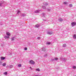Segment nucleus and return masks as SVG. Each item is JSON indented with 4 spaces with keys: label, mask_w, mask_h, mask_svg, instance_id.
<instances>
[{
    "label": "nucleus",
    "mask_w": 76,
    "mask_h": 76,
    "mask_svg": "<svg viewBox=\"0 0 76 76\" xmlns=\"http://www.w3.org/2000/svg\"><path fill=\"white\" fill-rule=\"evenodd\" d=\"M29 63H30L31 64H35V62H34L33 60H31L30 61Z\"/></svg>",
    "instance_id": "5"
},
{
    "label": "nucleus",
    "mask_w": 76,
    "mask_h": 76,
    "mask_svg": "<svg viewBox=\"0 0 76 76\" xmlns=\"http://www.w3.org/2000/svg\"><path fill=\"white\" fill-rule=\"evenodd\" d=\"M53 34V31L51 30V29H49L47 31V34L48 35H51Z\"/></svg>",
    "instance_id": "2"
},
{
    "label": "nucleus",
    "mask_w": 76,
    "mask_h": 76,
    "mask_svg": "<svg viewBox=\"0 0 76 76\" xmlns=\"http://www.w3.org/2000/svg\"><path fill=\"white\" fill-rule=\"evenodd\" d=\"M19 12H20V11H19Z\"/></svg>",
    "instance_id": "38"
},
{
    "label": "nucleus",
    "mask_w": 76,
    "mask_h": 76,
    "mask_svg": "<svg viewBox=\"0 0 76 76\" xmlns=\"http://www.w3.org/2000/svg\"><path fill=\"white\" fill-rule=\"evenodd\" d=\"M19 11H18L17 12V14H19Z\"/></svg>",
    "instance_id": "34"
},
{
    "label": "nucleus",
    "mask_w": 76,
    "mask_h": 76,
    "mask_svg": "<svg viewBox=\"0 0 76 76\" xmlns=\"http://www.w3.org/2000/svg\"><path fill=\"white\" fill-rule=\"evenodd\" d=\"M45 14L44 13H42L43 16H42V17L44 18V17H45Z\"/></svg>",
    "instance_id": "19"
},
{
    "label": "nucleus",
    "mask_w": 76,
    "mask_h": 76,
    "mask_svg": "<svg viewBox=\"0 0 76 76\" xmlns=\"http://www.w3.org/2000/svg\"><path fill=\"white\" fill-rule=\"evenodd\" d=\"M30 69L31 70H32L33 69V68H32L31 67H30Z\"/></svg>",
    "instance_id": "32"
},
{
    "label": "nucleus",
    "mask_w": 76,
    "mask_h": 76,
    "mask_svg": "<svg viewBox=\"0 0 76 76\" xmlns=\"http://www.w3.org/2000/svg\"><path fill=\"white\" fill-rule=\"evenodd\" d=\"M57 60H58V58H55V59H52L51 60V61H55V60H56V61H57Z\"/></svg>",
    "instance_id": "7"
},
{
    "label": "nucleus",
    "mask_w": 76,
    "mask_h": 76,
    "mask_svg": "<svg viewBox=\"0 0 76 76\" xmlns=\"http://www.w3.org/2000/svg\"><path fill=\"white\" fill-rule=\"evenodd\" d=\"M37 39H40L41 38H40V37H37Z\"/></svg>",
    "instance_id": "30"
},
{
    "label": "nucleus",
    "mask_w": 76,
    "mask_h": 76,
    "mask_svg": "<svg viewBox=\"0 0 76 76\" xmlns=\"http://www.w3.org/2000/svg\"><path fill=\"white\" fill-rule=\"evenodd\" d=\"M13 66L12 65H11L9 66V67L10 69L11 68H13Z\"/></svg>",
    "instance_id": "17"
},
{
    "label": "nucleus",
    "mask_w": 76,
    "mask_h": 76,
    "mask_svg": "<svg viewBox=\"0 0 76 76\" xmlns=\"http://www.w3.org/2000/svg\"><path fill=\"white\" fill-rule=\"evenodd\" d=\"M34 76H39V75H34Z\"/></svg>",
    "instance_id": "35"
},
{
    "label": "nucleus",
    "mask_w": 76,
    "mask_h": 76,
    "mask_svg": "<svg viewBox=\"0 0 76 76\" xmlns=\"http://www.w3.org/2000/svg\"><path fill=\"white\" fill-rule=\"evenodd\" d=\"M20 15L21 16H22L23 17L26 16V15L25 13H20Z\"/></svg>",
    "instance_id": "4"
},
{
    "label": "nucleus",
    "mask_w": 76,
    "mask_h": 76,
    "mask_svg": "<svg viewBox=\"0 0 76 76\" xmlns=\"http://www.w3.org/2000/svg\"><path fill=\"white\" fill-rule=\"evenodd\" d=\"M50 44H51V43H50V42H48L46 43V44H48V45H49Z\"/></svg>",
    "instance_id": "27"
},
{
    "label": "nucleus",
    "mask_w": 76,
    "mask_h": 76,
    "mask_svg": "<svg viewBox=\"0 0 76 76\" xmlns=\"http://www.w3.org/2000/svg\"><path fill=\"white\" fill-rule=\"evenodd\" d=\"M27 48H25V49H24V50H25L26 51V50H27Z\"/></svg>",
    "instance_id": "31"
},
{
    "label": "nucleus",
    "mask_w": 76,
    "mask_h": 76,
    "mask_svg": "<svg viewBox=\"0 0 76 76\" xmlns=\"http://www.w3.org/2000/svg\"><path fill=\"white\" fill-rule=\"evenodd\" d=\"M42 51H46V49L44 48H42Z\"/></svg>",
    "instance_id": "15"
},
{
    "label": "nucleus",
    "mask_w": 76,
    "mask_h": 76,
    "mask_svg": "<svg viewBox=\"0 0 76 76\" xmlns=\"http://www.w3.org/2000/svg\"><path fill=\"white\" fill-rule=\"evenodd\" d=\"M21 54H22V53H21Z\"/></svg>",
    "instance_id": "39"
},
{
    "label": "nucleus",
    "mask_w": 76,
    "mask_h": 76,
    "mask_svg": "<svg viewBox=\"0 0 76 76\" xmlns=\"http://www.w3.org/2000/svg\"><path fill=\"white\" fill-rule=\"evenodd\" d=\"M5 2H1V3H0V6H2L1 5L3 4H4V3Z\"/></svg>",
    "instance_id": "13"
},
{
    "label": "nucleus",
    "mask_w": 76,
    "mask_h": 76,
    "mask_svg": "<svg viewBox=\"0 0 76 76\" xmlns=\"http://www.w3.org/2000/svg\"><path fill=\"white\" fill-rule=\"evenodd\" d=\"M21 66H22L21 64H19V67H21Z\"/></svg>",
    "instance_id": "33"
},
{
    "label": "nucleus",
    "mask_w": 76,
    "mask_h": 76,
    "mask_svg": "<svg viewBox=\"0 0 76 76\" xmlns=\"http://www.w3.org/2000/svg\"><path fill=\"white\" fill-rule=\"evenodd\" d=\"M72 68H73V69H76V66H73L72 67Z\"/></svg>",
    "instance_id": "25"
},
{
    "label": "nucleus",
    "mask_w": 76,
    "mask_h": 76,
    "mask_svg": "<svg viewBox=\"0 0 76 76\" xmlns=\"http://www.w3.org/2000/svg\"><path fill=\"white\" fill-rule=\"evenodd\" d=\"M58 21L59 22H62V21H63V19H58Z\"/></svg>",
    "instance_id": "16"
},
{
    "label": "nucleus",
    "mask_w": 76,
    "mask_h": 76,
    "mask_svg": "<svg viewBox=\"0 0 76 76\" xmlns=\"http://www.w3.org/2000/svg\"><path fill=\"white\" fill-rule=\"evenodd\" d=\"M5 38H10V37L9 36H6L4 37Z\"/></svg>",
    "instance_id": "10"
},
{
    "label": "nucleus",
    "mask_w": 76,
    "mask_h": 76,
    "mask_svg": "<svg viewBox=\"0 0 76 76\" xmlns=\"http://www.w3.org/2000/svg\"><path fill=\"white\" fill-rule=\"evenodd\" d=\"M20 26H22V22H21V23H20Z\"/></svg>",
    "instance_id": "29"
},
{
    "label": "nucleus",
    "mask_w": 76,
    "mask_h": 76,
    "mask_svg": "<svg viewBox=\"0 0 76 76\" xmlns=\"http://www.w3.org/2000/svg\"><path fill=\"white\" fill-rule=\"evenodd\" d=\"M63 46L64 47H66V44H64Z\"/></svg>",
    "instance_id": "18"
},
{
    "label": "nucleus",
    "mask_w": 76,
    "mask_h": 76,
    "mask_svg": "<svg viewBox=\"0 0 76 76\" xmlns=\"http://www.w3.org/2000/svg\"><path fill=\"white\" fill-rule=\"evenodd\" d=\"M43 5L42 6V9H46V6L47 5H48V4L47 3H45V2H44L43 3Z\"/></svg>",
    "instance_id": "1"
},
{
    "label": "nucleus",
    "mask_w": 76,
    "mask_h": 76,
    "mask_svg": "<svg viewBox=\"0 0 76 76\" xmlns=\"http://www.w3.org/2000/svg\"><path fill=\"white\" fill-rule=\"evenodd\" d=\"M64 4H68V3L66 2H64Z\"/></svg>",
    "instance_id": "22"
},
{
    "label": "nucleus",
    "mask_w": 76,
    "mask_h": 76,
    "mask_svg": "<svg viewBox=\"0 0 76 76\" xmlns=\"http://www.w3.org/2000/svg\"><path fill=\"white\" fill-rule=\"evenodd\" d=\"M22 56V54H20V56Z\"/></svg>",
    "instance_id": "37"
},
{
    "label": "nucleus",
    "mask_w": 76,
    "mask_h": 76,
    "mask_svg": "<svg viewBox=\"0 0 76 76\" xmlns=\"http://www.w3.org/2000/svg\"><path fill=\"white\" fill-rule=\"evenodd\" d=\"M39 25L38 24H37L35 26L36 28H39Z\"/></svg>",
    "instance_id": "11"
},
{
    "label": "nucleus",
    "mask_w": 76,
    "mask_h": 76,
    "mask_svg": "<svg viewBox=\"0 0 76 76\" xmlns=\"http://www.w3.org/2000/svg\"><path fill=\"white\" fill-rule=\"evenodd\" d=\"M0 63H1V62H0Z\"/></svg>",
    "instance_id": "40"
},
{
    "label": "nucleus",
    "mask_w": 76,
    "mask_h": 76,
    "mask_svg": "<svg viewBox=\"0 0 76 76\" xmlns=\"http://www.w3.org/2000/svg\"><path fill=\"white\" fill-rule=\"evenodd\" d=\"M39 11H40L39 10H36L34 11V13H38L39 12Z\"/></svg>",
    "instance_id": "8"
},
{
    "label": "nucleus",
    "mask_w": 76,
    "mask_h": 76,
    "mask_svg": "<svg viewBox=\"0 0 76 76\" xmlns=\"http://www.w3.org/2000/svg\"><path fill=\"white\" fill-rule=\"evenodd\" d=\"M6 34L7 35V36H9V37H10V36L11 35V34L9 32H7L6 33Z\"/></svg>",
    "instance_id": "6"
},
{
    "label": "nucleus",
    "mask_w": 76,
    "mask_h": 76,
    "mask_svg": "<svg viewBox=\"0 0 76 76\" xmlns=\"http://www.w3.org/2000/svg\"><path fill=\"white\" fill-rule=\"evenodd\" d=\"M5 57H1V60H4V59H5Z\"/></svg>",
    "instance_id": "9"
},
{
    "label": "nucleus",
    "mask_w": 76,
    "mask_h": 76,
    "mask_svg": "<svg viewBox=\"0 0 76 76\" xmlns=\"http://www.w3.org/2000/svg\"><path fill=\"white\" fill-rule=\"evenodd\" d=\"M69 7H72L73 6V5H72V4H70L69 5Z\"/></svg>",
    "instance_id": "21"
},
{
    "label": "nucleus",
    "mask_w": 76,
    "mask_h": 76,
    "mask_svg": "<svg viewBox=\"0 0 76 76\" xmlns=\"http://www.w3.org/2000/svg\"><path fill=\"white\" fill-rule=\"evenodd\" d=\"M36 71H37V72H39V71H40V70H39V69L38 68L36 69Z\"/></svg>",
    "instance_id": "14"
},
{
    "label": "nucleus",
    "mask_w": 76,
    "mask_h": 76,
    "mask_svg": "<svg viewBox=\"0 0 76 76\" xmlns=\"http://www.w3.org/2000/svg\"><path fill=\"white\" fill-rule=\"evenodd\" d=\"M6 63H3V64H2V66H6Z\"/></svg>",
    "instance_id": "20"
},
{
    "label": "nucleus",
    "mask_w": 76,
    "mask_h": 76,
    "mask_svg": "<svg viewBox=\"0 0 76 76\" xmlns=\"http://www.w3.org/2000/svg\"><path fill=\"white\" fill-rule=\"evenodd\" d=\"M51 10L50 9H47V12H50Z\"/></svg>",
    "instance_id": "24"
},
{
    "label": "nucleus",
    "mask_w": 76,
    "mask_h": 76,
    "mask_svg": "<svg viewBox=\"0 0 76 76\" xmlns=\"http://www.w3.org/2000/svg\"><path fill=\"white\" fill-rule=\"evenodd\" d=\"M4 75H7V72H5L4 73Z\"/></svg>",
    "instance_id": "28"
},
{
    "label": "nucleus",
    "mask_w": 76,
    "mask_h": 76,
    "mask_svg": "<svg viewBox=\"0 0 76 76\" xmlns=\"http://www.w3.org/2000/svg\"><path fill=\"white\" fill-rule=\"evenodd\" d=\"M18 67H19V64H18Z\"/></svg>",
    "instance_id": "36"
},
{
    "label": "nucleus",
    "mask_w": 76,
    "mask_h": 76,
    "mask_svg": "<svg viewBox=\"0 0 76 76\" xmlns=\"http://www.w3.org/2000/svg\"><path fill=\"white\" fill-rule=\"evenodd\" d=\"M44 57H47V54H46L44 56Z\"/></svg>",
    "instance_id": "26"
},
{
    "label": "nucleus",
    "mask_w": 76,
    "mask_h": 76,
    "mask_svg": "<svg viewBox=\"0 0 76 76\" xmlns=\"http://www.w3.org/2000/svg\"><path fill=\"white\" fill-rule=\"evenodd\" d=\"M76 25V22H72L71 23V25L72 27H73L74 26H75Z\"/></svg>",
    "instance_id": "3"
},
{
    "label": "nucleus",
    "mask_w": 76,
    "mask_h": 76,
    "mask_svg": "<svg viewBox=\"0 0 76 76\" xmlns=\"http://www.w3.org/2000/svg\"><path fill=\"white\" fill-rule=\"evenodd\" d=\"M15 39V38L14 37H13L11 39V41H13Z\"/></svg>",
    "instance_id": "23"
},
{
    "label": "nucleus",
    "mask_w": 76,
    "mask_h": 76,
    "mask_svg": "<svg viewBox=\"0 0 76 76\" xmlns=\"http://www.w3.org/2000/svg\"><path fill=\"white\" fill-rule=\"evenodd\" d=\"M74 39H76V34H74L73 36V37Z\"/></svg>",
    "instance_id": "12"
}]
</instances>
